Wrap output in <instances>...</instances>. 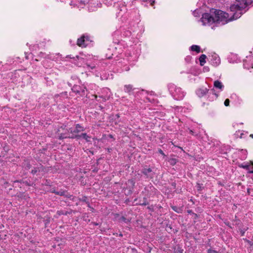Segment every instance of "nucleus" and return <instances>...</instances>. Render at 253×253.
<instances>
[{
	"label": "nucleus",
	"mask_w": 253,
	"mask_h": 253,
	"mask_svg": "<svg viewBox=\"0 0 253 253\" xmlns=\"http://www.w3.org/2000/svg\"><path fill=\"white\" fill-rule=\"evenodd\" d=\"M234 18V13L229 17L228 13L220 10L211 9L210 13H205L202 15L200 21L203 25H210L213 23H221L224 25L227 22L236 20Z\"/></svg>",
	"instance_id": "f257e3e1"
},
{
	"label": "nucleus",
	"mask_w": 253,
	"mask_h": 253,
	"mask_svg": "<svg viewBox=\"0 0 253 253\" xmlns=\"http://www.w3.org/2000/svg\"><path fill=\"white\" fill-rule=\"evenodd\" d=\"M236 4L231 5L230 8L234 12V18L238 19L243 14L242 10L252 3V0H236Z\"/></svg>",
	"instance_id": "f03ea898"
},
{
	"label": "nucleus",
	"mask_w": 253,
	"mask_h": 253,
	"mask_svg": "<svg viewBox=\"0 0 253 253\" xmlns=\"http://www.w3.org/2000/svg\"><path fill=\"white\" fill-rule=\"evenodd\" d=\"M110 5H112L113 3V6L119 10V14L121 15L126 12V3L123 0H110Z\"/></svg>",
	"instance_id": "7ed1b4c3"
},
{
	"label": "nucleus",
	"mask_w": 253,
	"mask_h": 253,
	"mask_svg": "<svg viewBox=\"0 0 253 253\" xmlns=\"http://www.w3.org/2000/svg\"><path fill=\"white\" fill-rule=\"evenodd\" d=\"M170 93L176 99H181L185 95V93L181 90L180 87H177L174 85H170L169 86Z\"/></svg>",
	"instance_id": "20e7f679"
},
{
	"label": "nucleus",
	"mask_w": 253,
	"mask_h": 253,
	"mask_svg": "<svg viewBox=\"0 0 253 253\" xmlns=\"http://www.w3.org/2000/svg\"><path fill=\"white\" fill-rule=\"evenodd\" d=\"M81 137H83L84 139L87 142L90 141V137L86 134L85 133H82L81 135H75V136H70L67 135L66 133L60 134L59 136V138L60 139H62L66 138H77L78 139H80Z\"/></svg>",
	"instance_id": "39448f33"
},
{
	"label": "nucleus",
	"mask_w": 253,
	"mask_h": 253,
	"mask_svg": "<svg viewBox=\"0 0 253 253\" xmlns=\"http://www.w3.org/2000/svg\"><path fill=\"white\" fill-rule=\"evenodd\" d=\"M84 130V127L81 126L79 124H77L76 125V128L75 129H73V128H70L69 130H65L64 133H65L70 136H75L77 135L76 134L78 132L83 131ZM61 134H63V133H62Z\"/></svg>",
	"instance_id": "423d86ee"
},
{
	"label": "nucleus",
	"mask_w": 253,
	"mask_h": 253,
	"mask_svg": "<svg viewBox=\"0 0 253 253\" xmlns=\"http://www.w3.org/2000/svg\"><path fill=\"white\" fill-rule=\"evenodd\" d=\"M89 40L88 37L83 36L80 38L78 39L77 44L79 46L84 47L87 45V42Z\"/></svg>",
	"instance_id": "0eeeda50"
},
{
	"label": "nucleus",
	"mask_w": 253,
	"mask_h": 253,
	"mask_svg": "<svg viewBox=\"0 0 253 253\" xmlns=\"http://www.w3.org/2000/svg\"><path fill=\"white\" fill-rule=\"evenodd\" d=\"M208 90L206 88L204 89H199L197 91V94L199 96L202 97L208 92Z\"/></svg>",
	"instance_id": "6e6552de"
},
{
	"label": "nucleus",
	"mask_w": 253,
	"mask_h": 253,
	"mask_svg": "<svg viewBox=\"0 0 253 253\" xmlns=\"http://www.w3.org/2000/svg\"><path fill=\"white\" fill-rule=\"evenodd\" d=\"M214 86L216 88H219L221 90L222 89L223 85L222 83L219 81H215L213 84Z\"/></svg>",
	"instance_id": "1a4fd4ad"
},
{
	"label": "nucleus",
	"mask_w": 253,
	"mask_h": 253,
	"mask_svg": "<svg viewBox=\"0 0 253 253\" xmlns=\"http://www.w3.org/2000/svg\"><path fill=\"white\" fill-rule=\"evenodd\" d=\"M206 55L202 54L199 58L200 64L201 66H203L206 63Z\"/></svg>",
	"instance_id": "9d476101"
},
{
	"label": "nucleus",
	"mask_w": 253,
	"mask_h": 253,
	"mask_svg": "<svg viewBox=\"0 0 253 253\" xmlns=\"http://www.w3.org/2000/svg\"><path fill=\"white\" fill-rule=\"evenodd\" d=\"M133 90L132 86L131 85H126L124 86V90L125 92L129 93Z\"/></svg>",
	"instance_id": "9b49d317"
},
{
	"label": "nucleus",
	"mask_w": 253,
	"mask_h": 253,
	"mask_svg": "<svg viewBox=\"0 0 253 253\" xmlns=\"http://www.w3.org/2000/svg\"><path fill=\"white\" fill-rule=\"evenodd\" d=\"M191 49L192 51H194L197 52V53H199L200 52V47L199 46L197 45H193L191 46Z\"/></svg>",
	"instance_id": "f8f14e48"
},
{
	"label": "nucleus",
	"mask_w": 253,
	"mask_h": 253,
	"mask_svg": "<svg viewBox=\"0 0 253 253\" xmlns=\"http://www.w3.org/2000/svg\"><path fill=\"white\" fill-rule=\"evenodd\" d=\"M151 169L150 168H148V169H144L143 170V171L142 172L145 174V175H147L149 172H151Z\"/></svg>",
	"instance_id": "ddd939ff"
},
{
	"label": "nucleus",
	"mask_w": 253,
	"mask_h": 253,
	"mask_svg": "<svg viewBox=\"0 0 253 253\" xmlns=\"http://www.w3.org/2000/svg\"><path fill=\"white\" fill-rule=\"evenodd\" d=\"M120 221L121 222H124L125 223H127L129 221L128 219H126L124 216H122L120 218Z\"/></svg>",
	"instance_id": "4468645a"
},
{
	"label": "nucleus",
	"mask_w": 253,
	"mask_h": 253,
	"mask_svg": "<svg viewBox=\"0 0 253 253\" xmlns=\"http://www.w3.org/2000/svg\"><path fill=\"white\" fill-rule=\"evenodd\" d=\"M193 15H194L195 17H199L200 15V13H199V10L198 9L195 10L193 12Z\"/></svg>",
	"instance_id": "2eb2a0df"
},
{
	"label": "nucleus",
	"mask_w": 253,
	"mask_h": 253,
	"mask_svg": "<svg viewBox=\"0 0 253 253\" xmlns=\"http://www.w3.org/2000/svg\"><path fill=\"white\" fill-rule=\"evenodd\" d=\"M169 162L170 163V164L172 165H174L176 164V159H170L169 160Z\"/></svg>",
	"instance_id": "dca6fc26"
},
{
	"label": "nucleus",
	"mask_w": 253,
	"mask_h": 253,
	"mask_svg": "<svg viewBox=\"0 0 253 253\" xmlns=\"http://www.w3.org/2000/svg\"><path fill=\"white\" fill-rule=\"evenodd\" d=\"M247 230V228H245L243 229H240V232L241 235V236H244L245 231Z\"/></svg>",
	"instance_id": "f3484780"
},
{
	"label": "nucleus",
	"mask_w": 253,
	"mask_h": 253,
	"mask_svg": "<svg viewBox=\"0 0 253 253\" xmlns=\"http://www.w3.org/2000/svg\"><path fill=\"white\" fill-rule=\"evenodd\" d=\"M208 253H221L219 252H218L214 250H212L211 249H210L208 250Z\"/></svg>",
	"instance_id": "a211bd4d"
},
{
	"label": "nucleus",
	"mask_w": 253,
	"mask_h": 253,
	"mask_svg": "<svg viewBox=\"0 0 253 253\" xmlns=\"http://www.w3.org/2000/svg\"><path fill=\"white\" fill-rule=\"evenodd\" d=\"M171 208L172 209V210L174 211H175L176 212H179V211L180 210V209L175 206H172L171 207Z\"/></svg>",
	"instance_id": "6ab92c4d"
},
{
	"label": "nucleus",
	"mask_w": 253,
	"mask_h": 253,
	"mask_svg": "<svg viewBox=\"0 0 253 253\" xmlns=\"http://www.w3.org/2000/svg\"><path fill=\"white\" fill-rule=\"evenodd\" d=\"M241 168H243L245 169H249V165H243L242 164L241 166H240Z\"/></svg>",
	"instance_id": "aec40b11"
},
{
	"label": "nucleus",
	"mask_w": 253,
	"mask_h": 253,
	"mask_svg": "<svg viewBox=\"0 0 253 253\" xmlns=\"http://www.w3.org/2000/svg\"><path fill=\"white\" fill-rule=\"evenodd\" d=\"M230 100L229 99H226L224 101V105L226 106H228L229 105Z\"/></svg>",
	"instance_id": "412c9836"
},
{
	"label": "nucleus",
	"mask_w": 253,
	"mask_h": 253,
	"mask_svg": "<svg viewBox=\"0 0 253 253\" xmlns=\"http://www.w3.org/2000/svg\"><path fill=\"white\" fill-rule=\"evenodd\" d=\"M128 183L131 184L132 185V186H134V183H135L133 180H129L128 181Z\"/></svg>",
	"instance_id": "4be33fe9"
},
{
	"label": "nucleus",
	"mask_w": 253,
	"mask_h": 253,
	"mask_svg": "<svg viewBox=\"0 0 253 253\" xmlns=\"http://www.w3.org/2000/svg\"><path fill=\"white\" fill-rule=\"evenodd\" d=\"M56 194L60 195H64L65 192H56Z\"/></svg>",
	"instance_id": "5701e85b"
},
{
	"label": "nucleus",
	"mask_w": 253,
	"mask_h": 253,
	"mask_svg": "<svg viewBox=\"0 0 253 253\" xmlns=\"http://www.w3.org/2000/svg\"><path fill=\"white\" fill-rule=\"evenodd\" d=\"M158 152H159V153H160L161 154H162L164 156H165V154L164 153L163 151L161 149H159Z\"/></svg>",
	"instance_id": "b1692460"
},
{
	"label": "nucleus",
	"mask_w": 253,
	"mask_h": 253,
	"mask_svg": "<svg viewBox=\"0 0 253 253\" xmlns=\"http://www.w3.org/2000/svg\"><path fill=\"white\" fill-rule=\"evenodd\" d=\"M37 172V169H33V170H32V173L33 174H35V173H36Z\"/></svg>",
	"instance_id": "393cba45"
},
{
	"label": "nucleus",
	"mask_w": 253,
	"mask_h": 253,
	"mask_svg": "<svg viewBox=\"0 0 253 253\" xmlns=\"http://www.w3.org/2000/svg\"><path fill=\"white\" fill-rule=\"evenodd\" d=\"M81 2L85 3V2H87V0H81Z\"/></svg>",
	"instance_id": "a878e982"
},
{
	"label": "nucleus",
	"mask_w": 253,
	"mask_h": 253,
	"mask_svg": "<svg viewBox=\"0 0 253 253\" xmlns=\"http://www.w3.org/2000/svg\"><path fill=\"white\" fill-rule=\"evenodd\" d=\"M189 131H190V133L191 134H192V135H195L194 132V131H193V130H190Z\"/></svg>",
	"instance_id": "bb28decb"
},
{
	"label": "nucleus",
	"mask_w": 253,
	"mask_h": 253,
	"mask_svg": "<svg viewBox=\"0 0 253 253\" xmlns=\"http://www.w3.org/2000/svg\"><path fill=\"white\" fill-rule=\"evenodd\" d=\"M147 204H148V203H146V202H145L141 204L140 205H147Z\"/></svg>",
	"instance_id": "cd10ccee"
},
{
	"label": "nucleus",
	"mask_w": 253,
	"mask_h": 253,
	"mask_svg": "<svg viewBox=\"0 0 253 253\" xmlns=\"http://www.w3.org/2000/svg\"><path fill=\"white\" fill-rule=\"evenodd\" d=\"M197 186H198V189L199 190L201 188V186H200L199 184H197Z\"/></svg>",
	"instance_id": "c85d7f7f"
},
{
	"label": "nucleus",
	"mask_w": 253,
	"mask_h": 253,
	"mask_svg": "<svg viewBox=\"0 0 253 253\" xmlns=\"http://www.w3.org/2000/svg\"><path fill=\"white\" fill-rule=\"evenodd\" d=\"M88 66L90 67L91 69H92L95 68V66H90L89 65H88Z\"/></svg>",
	"instance_id": "c756f323"
},
{
	"label": "nucleus",
	"mask_w": 253,
	"mask_h": 253,
	"mask_svg": "<svg viewBox=\"0 0 253 253\" xmlns=\"http://www.w3.org/2000/svg\"><path fill=\"white\" fill-rule=\"evenodd\" d=\"M248 172L250 173H253V170H250V171H249Z\"/></svg>",
	"instance_id": "7c9ffc66"
},
{
	"label": "nucleus",
	"mask_w": 253,
	"mask_h": 253,
	"mask_svg": "<svg viewBox=\"0 0 253 253\" xmlns=\"http://www.w3.org/2000/svg\"><path fill=\"white\" fill-rule=\"evenodd\" d=\"M250 137H251L252 138H253V134H251L250 135Z\"/></svg>",
	"instance_id": "2f4dec72"
},
{
	"label": "nucleus",
	"mask_w": 253,
	"mask_h": 253,
	"mask_svg": "<svg viewBox=\"0 0 253 253\" xmlns=\"http://www.w3.org/2000/svg\"><path fill=\"white\" fill-rule=\"evenodd\" d=\"M218 63H219V59H218Z\"/></svg>",
	"instance_id": "473e14b6"
},
{
	"label": "nucleus",
	"mask_w": 253,
	"mask_h": 253,
	"mask_svg": "<svg viewBox=\"0 0 253 253\" xmlns=\"http://www.w3.org/2000/svg\"><path fill=\"white\" fill-rule=\"evenodd\" d=\"M252 165L253 166V162H251Z\"/></svg>",
	"instance_id": "72a5a7b5"
},
{
	"label": "nucleus",
	"mask_w": 253,
	"mask_h": 253,
	"mask_svg": "<svg viewBox=\"0 0 253 253\" xmlns=\"http://www.w3.org/2000/svg\"><path fill=\"white\" fill-rule=\"evenodd\" d=\"M148 208L149 209H150V210H151V208L150 207H148Z\"/></svg>",
	"instance_id": "f704fd0d"
},
{
	"label": "nucleus",
	"mask_w": 253,
	"mask_h": 253,
	"mask_svg": "<svg viewBox=\"0 0 253 253\" xmlns=\"http://www.w3.org/2000/svg\"><path fill=\"white\" fill-rule=\"evenodd\" d=\"M94 224H95V225H98V223H94Z\"/></svg>",
	"instance_id": "c9c22d12"
}]
</instances>
